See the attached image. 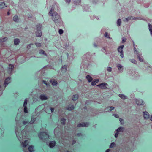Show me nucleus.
<instances>
[{"instance_id":"1","label":"nucleus","mask_w":152,"mask_h":152,"mask_svg":"<svg viewBox=\"0 0 152 152\" xmlns=\"http://www.w3.org/2000/svg\"><path fill=\"white\" fill-rule=\"evenodd\" d=\"M54 7H52L50 11L49 12V14L50 15L52 16V19L53 20L55 23L57 24L58 23H59L60 21L59 19L60 18V16L56 12H53Z\"/></svg>"},{"instance_id":"2","label":"nucleus","mask_w":152,"mask_h":152,"mask_svg":"<svg viewBox=\"0 0 152 152\" xmlns=\"http://www.w3.org/2000/svg\"><path fill=\"white\" fill-rule=\"evenodd\" d=\"M38 136L39 138L45 140H47L49 137L48 133L45 132H40Z\"/></svg>"},{"instance_id":"3","label":"nucleus","mask_w":152,"mask_h":152,"mask_svg":"<svg viewBox=\"0 0 152 152\" xmlns=\"http://www.w3.org/2000/svg\"><path fill=\"white\" fill-rule=\"evenodd\" d=\"M42 28V26L40 24H38L37 25V31L36 32V36L41 37L42 35L41 30Z\"/></svg>"},{"instance_id":"4","label":"nucleus","mask_w":152,"mask_h":152,"mask_svg":"<svg viewBox=\"0 0 152 152\" xmlns=\"http://www.w3.org/2000/svg\"><path fill=\"white\" fill-rule=\"evenodd\" d=\"M11 79V77H8L5 79L4 84V86L5 88L10 83Z\"/></svg>"},{"instance_id":"5","label":"nucleus","mask_w":152,"mask_h":152,"mask_svg":"<svg viewBox=\"0 0 152 152\" xmlns=\"http://www.w3.org/2000/svg\"><path fill=\"white\" fill-rule=\"evenodd\" d=\"M89 125V123L88 122L81 123L78 124L77 126L79 127H88Z\"/></svg>"},{"instance_id":"6","label":"nucleus","mask_w":152,"mask_h":152,"mask_svg":"<svg viewBox=\"0 0 152 152\" xmlns=\"http://www.w3.org/2000/svg\"><path fill=\"white\" fill-rule=\"evenodd\" d=\"M14 68V66L11 64L9 65V67L7 69V71L8 73L11 74Z\"/></svg>"},{"instance_id":"7","label":"nucleus","mask_w":152,"mask_h":152,"mask_svg":"<svg viewBox=\"0 0 152 152\" xmlns=\"http://www.w3.org/2000/svg\"><path fill=\"white\" fill-rule=\"evenodd\" d=\"M107 85V84L106 83H102L97 85V86L99 87L102 89H106L107 88L106 86Z\"/></svg>"},{"instance_id":"8","label":"nucleus","mask_w":152,"mask_h":152,"mask_svg":"<svg viewBox=\"0 0 152 152\" xmlns=\"http://www.w3.org/2000/svg\"><path fill=\"white\" fill-rule=\"evenodd\" d=\"M136 19H138L137 17H134L132 16L128 17L127 18H125L123 20L124 21H128L129 20L132 19L133 20H136Z\"/></svg>"},{"instance_id":"9","label":"nucleus","mask_w":152,"mask_h":152,"mask_svg":"<svg viewBox=\"0 0 152 152\" xmlns=\"http://www.w3.org/2000/svg\"><path fill=\"white\" fill-rule=\"evenodd\" d=\"M134 52L135 54L137 55V58L139 59L140 61L142 62L143 61V59L141 58L140 57V55L139 54L138 52L136 50V49L134 47Z\"/></svg>"},{"instance_id":"10","label":"nucleus","mask_w":152,"mask_h":152,"mask_svg":"<svg viewBox=\"0 0 152 152\" xmlns=\"http://www.w3.org/2000/svg\"><path fill=\"white\" fill-rule=\"evenodd\" d=\"M136 103L138 105L143 104L144 103V102L142 101V100L140 99H136Z\"/></svg>"},{"instance_id":"11","label":"nucleus","mask_w":152,"mask_h":152,"mask_svg":"<svg viewBox=\"0 0 152 152\" xmlns=\"http://www.w3.org/2000/svg\"><path fill=\"white\" fill-rule=\"evenodd\" d=\"M143 116L145 118L148 119L149 118V114L146 111L143 112Z\"/></svg>"},{"instance_id":"12","label":"nucleus","mask_w":152,"mask_h":152,"mask_svg":"<svg viewBox=\"0 0 152 152\" xmlns=\"http://www.w3.org/2000/svg\"><path fill=\"white\" fill-rule=\"evenodd\" d=\"M74 109V105L71 104H69V105L67 107L66 110H72Z\"/></svg>"},{"instance_id":"13","label":"nucleus","mask_w":152,"mask_h":152,"mask_svg":"<svg viewBox=\"0 0 152 152\" xmlns=\"http://www.w3.org/2000/svg\"><path fill=\"white\" fill-rule=\"evenodd\" d=\"M56 145V142L55 141H50L49 143V146L50 148H53Z\"/></svg>"},{"instance_id":"14","label":"nucleus","mask_w":152,"mask_h":152,"mask_svg":"<svg viewBox=\"0 0 152 152\" xmlns=\"http://www.w3.org/2000/svg\"><path fill=\"white\" fill-rule=\"evenodd\" d=\"M40 98L42 100H46L48 98L45 95L42 94L40 96Z\"/></svg>"},{"instance_id":"15","label":"nucleus","mask_w":152,"mask_h":152,"mask_svg":"<svg viewBox=\"0 0 152 152\" xmlns=\"http://www.w3.org/2000/svg\"><path fill=\"white\" fill-rule=\"evenodd\" d=\"M22 143L23 147H26L28 144V141L26 140L24 142H22Z\"/></svg>"},{"instance_id":"16","label":"nucleus","mask_w":152,"mask_h":152,"mask_svg":"<svg viewBox=\"0 0 152 152\" xmlns=\"http://www.w3.org/2000/svg\"><path fill=\"white\" fill-rule=\"evenodd\" d=\"M28 150L30 152H34V147L33 145H31L28 148Z\"/></svg>"},{"instance_id":"17","label":"nucleus","mask_w":152,"mask_h":152,"mask_svg":"<svg viewBox=\"0 0 152 152\" xmlns=\"http://www.w3.org/2000/svg\"><path fill=\"white\" fill-rule=\"evenodd\" d=\"M99 79H96L94 80L91 83V85L92 86H94L96 85V83L99 82Z\"/></svg>"},{"instance_id":"18","label":"nucleus","mask_w":152,"mask_h":152,"mask_svg":"<svg viewBox=\"0 0 152 152\" xmlns=\"http://www.w3.org/2000/svg\"><path fill=\"white\" fill-rule=\"evenodd\" d=\"M124 47V45H121L120 46H119L118 48V52L120 53V52H123V50L122 49Z\"/></svg>"},{"instance_id":"19","label":"nucleus","mask_w":152,"mask_h":152,"mask_svg":"<svg viewBox=\"0 0 152 152\" xmlns=\"http://www.w3.org/2000/svg\"><path fill=\"white\" fill-rule=\"evenodd\" d=\"M78 98V94H75L73 95L72 97V100L74 101H76Z\"/></svg>"},{"instance_id":"20","label":"nucleus","mask_w":152,"mask_h":152,"mask_svg":"<svg viewBox=\"0 0 152 152\" xmlns=\"http://www.w3.org/2000/svg\"><path fill=\"white\" fill-rule=\"evenodd\" d=\"M20 40L18 39H15L14 40V44L15 45H18L20 42Z\"/></svg>"},{"instance_id":"21","label":"nucleus","mask_w":152,"mask_h":152,"mask_svg":"<svg viewBox=\"0 0 152 152\" xmlns=\"http://www.w3.org/2000/svg\"><path fill=\"white\" fill-rule=\"evenodd\" d=\"M86 77L89 82H91L92 80V77L89 75H87Z\"/></svg>"},{"instance_id":"22","label":"nucleus","mask_w":152,"mask_h":152,"mask_svg":"<svg viewBox=\"0 0 152 152\" xmlns=\"http://www.w3.org/2000/svg\"><path fill=\"white\" fill-rule=\"evenodd\" d=\"M67 69V66L66 65L63 66L61 68V70L63 72H65Z\"/></svg>"},{"instance_id":"23","label":"nucleus","mask_w":152,"mask_h":152,"mask_svg":"<svg viewBox=\"0 0 152 152\" xmlns=\"http://www.w3.org/2000/svg\"><path fill=\"white\" fill-rule=\"evenodd\" d=\"M36 120V118L34 117L33 116H32L31 118V120L30 121L29 123L30 124L33 123Z\"/></svg>"},{"instance_id":"24","label":"nucleus","mask_w":152,"mask_h":152,"mask_svg":"<svg viewBox=\"0 0 152 152\" xmlns=\"http://www.w3.org/2000/svg\"><path fill=\"white\" fill-rule=\"evenodd\" d=\"M5 6V4L4 2H2L0 4V9H2L4 8Z\"/></svg>"},{"instance_id":"25","label":"nucleus","mask_w":152,"mask_h":152,"mask_svg":"<svg viewBox=\"0 0 152 152\" xmlns=\"http://www.w3.org/2000/svg\"><path fill=\"white\" fill-rule=\"evenodd\" d=\"M66 121V119L63 118H62L60 120V121H61V123L63 125H65L66 124V123H65Z\"/></svg>"},{"instance_id":"26","label":"nucleus","mask_w":152,"mask_h":152,"mask_svg":"<svg viewBox=\"0 0 152 152\" xmlns=\"http://www.w3.org/2000/svg\"><path fill=\"white\" fill-rule=\"evenodd\" d=\"M149 29L150 31L151 34L152 36V26L150 24H148Z\"/></svg>"},{"instance_id":"27","label":"nucleus","mask_w":152,"mask_h":152,"mask_svg":"<svg viewBox=\"0 0 152 152\" xmlns=\"http://www.w3.org/2000/svg\"><path fill=\"white\" fill-rule=\"evenodd\" d=\"M13 20L15 21H17L18 20V16L17 15H15L14 16L13 18Z\"/></svg>"},{"instance_id":"28","label":"nucleus","mask_w":152,"mask_h":152,"mask_svg":"<svg viewBox=\"0 0 152 152\" xmlns=\"http://www.w3.org/2000/svg\"><path fill=\"white\" fill-rule=\"evenodd\" d=\"M119 96L121 97V99H125L126 98V96L123 95V94H119Z\"/></svg>"},{"instance_id":"29","label":"nucleus","mask_w":152,"mask_h":152,"mask_svg":"<svg viewBox=\"0 0 152 152\" xmlns=\"http://www.w3.org/2000/svg\"><path fill=\"white\" fill-rule=\"evenodd\" d=\"M50 82L52 83V84L53 86H56L57 84V81L56 80H53V81L52 80H51L50 81Z\"/></svg>"},{"instance_id":"30","label":"nucleus","mask_w":152,"mask_h":152,"mask_svg":"<svg viewBox=\"0 0 152 152\" xmlns=\"http://www.w3.org/2000/svg\"><path fill=\"white\" fill-rule=\"evenodd\" d=\"M27 99H25L24 100L23 106L24 107H26V105L27 103Z\"/></svg>"},{"instance_id":"31","label":"nucleus","mask_w":152,"mask_h":152,"mask_svg":"<svg viewBox=\"0 0 152 152\" xmlns=\"http://www.w3.org/2000/svg\"><path fill=\"white\" fill-rule=\"evenodd\" d=\"M23 124L24 125H26L27 124H28L30 123L28 120H27V121H23Z\"/></svg>"},{"instance_id":"32","label":"nucleus","mask_w":152,"mask_h":152,"mask_svg":"<svg viewBox=\"0 0 152 152\" xmlns=\"http://www.w3.org/2000/svg\"><path fill=\"white\" fill-rule=\"evenodd\" d=\"M123 129H124V128L123 127H119V128H118L117 129L116 131H117V132H121L122 131Z\"/></svg>"},{"instance_id":"33","label":"nucleus","mask_w":152,"mask_h":152,"mask_svg":"<svg viewBox=\"0 0 152 152\" xmlns=\"http://www.w3.org/2000/svg\"><path fill=\"white\" fill-rule=\"evenodd\" d=\"M121 19H118L117 21V25L118 26H119L121 25Z\"/></svg>"},{"instance_id":"34","label":"nucleus","mask_w":152,"mask_h":152,"mask_svg":"<svg viewBox=\"0 0 152 152\" xmlns=\"http://www.w3.org/2000/svg\"><path fill=\"white\" fill-rule=\"evenodd\" d=\"M39 53H40L46 55L45 52L42 50H39Z\"/></svg>"},{"instance_id":"35","label":"nucleus","mask_w":152,"mask_h":152,"mask_svg":"<svg viewBox=\"0 0 152 152\" xmlns=\"http://www.w3.org/2000/svg\"><path fill=\"white\" fill-rule=\"evenodd\" d=\"M81 2V0H75V4L77 5V4H79Z\"/></svg>"},{"instance_id":"36","label":"nucleus","mask_w":152,"mask_h":152,"mask_svg":"<svg viewBox=\"0 0 152 152\" xmlns=\"http://www.w3.org/2000/svg\"><path fill=\"white\" fill-rule=\"evenodd\" d=\"M115 145V143L114 142H113L111 143L110 145V148H113Z\"/></svg>"},{"instance_id":"37","label":"nucleus","mask_w":152,"mask_h":152,"mask_svg":"<svg viewBox=\"0 0 152 152\" xmlns=\"http://www.w3.org/2000/svg\"><path fill=\"white\" fill-rule=\"evenodd\" d=\"M35 45L37 47H39L41 46V44L39 43H35Z\"/></svg>"},{"instance_id":"38","label":"nucleus","mask_w":152,"mask_h":152,"mask_svg":"<svg viewBox=\"0 0 152 152\" xmlns=\"http://www.w3.org/2000/svg\"><path fill=\"white\" fill-rule=\"evenodd\" d=\"M24 112L26 113H27L28 112L27 108L26 107H24Z\"/></svg>"},{"instance_id":"39","label":"nucleus","mask_w":152,"mask_h":152,"mask_svg":"<svg viewBox=\"0 0 152 152\" xmlns=\"http://www.w3.org/2000/svg\"><path fill=\"white\" fill-rule=\"evenodd\" d=\"M104 36H105V37H106L107 38H110L109 35L108 34V33L106 32L105 33Z\"/></svg>"},{"instance_id":"40","label":"nucleus","mask_w":152,"mask_h":152,"mask_svg":"<svg viewBox=\"0 0 152 152\" xmlns=\"http://www.w3.org/2000/svg\"><path fill=\"white\" fill-rule=\"evenodd\" d=\"M63 31L62 29H60L59 30V33L60 34H63Z\"/></svg>"},{"instance_id":"41","label":"nucleus","mask_w":152,"mask_h":152,"mask_svg":"<svg viewBox=\"0 0 152 152\" xmlns=\"http://www.w3.org/2000/svg\"><path fill=\"white\" fill-rule=\"evenodd\" d=\"M130 61L132 62L133 63H134V64H136L137 63L136 61L134 59H131V60Z\"/></svg>"},{"instance_id":"42","label":"nucleus","mask_w":152,"mask_h":152,"mask_svg":"<svg viewBox=\"0 0 152 152\" xmlns=\"http://www.w3.org/2000/svg\"><path fill=\"white\" fill-rule=\"evenodd\" d=\"M117 67L119 70L120 69L122 68V66L120 64L118 65Z\"/></svg>"},{"instance_id":"43","label":"nucleus","mask_w":152,"mask_h":152,"mask_svg":"<svg viewBox=\"0 0 152 152\" xmlns=\"http://www.w3.org/2000/svg\"><path fill=\"white\" fill-rule=\"evenodd\" d=\"M126 40V39L125 38H124L122 39V43H123L125 42Z\"/></svg>"},{"instance_id":"44","label":"nucleus","mask_w":152,"mask_h":152,"mask_svg":"<svg viewBox=\"0 0 152 152\" xmlns=\"http://www.w3.org/2000/svg\"><path fill=\"white\" fill-rule=\"evenodd\" d=\"M111 69H112L110 67H109L107 68V70L109 72L111 71Z\"/></svg>"},{"instance_id":"45","label":"nucleus","mask_w":152,"mask_h":152,"mask_svg":"<svg viewBox=\"0 0 152 152\" xmlns=\"http://www.w3.org/2000/svg\"><path fill=\"white\" fill-rule=\"evenodd\" d=\"M113 115L116 118H119V115H118L116 114H113Z\"/></svg>"},{"instance_id":"46","label":"nucleus","mask_w":152,"mask_h":152,"mask_svg":"<svg viewBox=\"0 0 152 152\" xmlns=\"http://www.w3.org/2000/svg\"><path fill=\"white\" fill-rule=\"evenodd\" d=\"M31 45H33V44H30L29 45H28V46L27 47V48L28 49H29L30 48Z\"/></svg>"},{"instance_id":"47","label":"nucleus","mask_w":152,"mask_h":152,"mask_svg":"<svg viewBox=\"0 0 152 152\" xmlns=\"http://www.w3.org/2000/svg\"><path fill=\"white\" fill-rule=\"evenodd\" d=\"M118 132H116L115 134V137L116 138L118 136Z\"/></svg>"},{"instance_id":"48","label":"nucleus","mask_w":152,"mask_h":152,"mask_svg":"<svg viewBox=\"0 0 152 152\" xmlns=\"http://www.w3.org/2000/svg\"><path fill=\"white\" fill-rule=\"evenodd\" d=\"M120 56L121 57L123 58L124 57V54L123 53V52H120Z\"/></svg>"},{"instance_id":"49","label":"nucleus","mask_w":152,"mask_h":152,"mask_svg":"<svg viewBox=\"0 0 152 152\" xmlns=\"http://www.w3.org/2000/svg\"><path fill=\"white\" fill-rule=\"evenodd\" d=\"M114 108V107L113 106H111L110 107V111H112V110H113Z\"/></svg>"},{"instance_id":"50","label":"nucleus","mask_w":152,"mask_h":152,"mask_svg":"<svg viewBox=\"0 0 152 152\" xmlns=\"http://www.w3.org/2000/svg\"><path fill=\"white\" fill-rule=\"evenodd\" d=\"M43 83L45 84L47 86L48 85V84L47 83V82L43 80Z\"/></svg>"},{"instance_id":"51","label":"nucleus","mask_w":152,"mask_h":152,"mask_svg":"<svg viewBox=\"0 0 152 152\" xmlns=\"http://www.w3.org/2000/svg\"><path fill=\"white\" fill-rule=\"evenodd\" d=\"M50 109V110H51V112L52 113V112H53L54 110V108H51Z\"/></svg>"},{"instance_id":"52","label":"nucleus","mask_w":152,"mask_h":152,"mask_svg":"<svg viewBox=\"0 0 152 152\" xmlns=\"http://www.w3.org/2000/svg\"><path fill=\"white\" fill-rule=\"evenodd\" d=\"M81 135V133H78L77 134V137H80Z\"/></svg>"},{"instance_id":"53","label":"nucleus","mask_w":152,"mask_h":152,"mask_svg":"<svg viewBox=\"0 0 152 152\" xmlns=\"http://www.w3.org/2000/svg\"><path fill=\"white\" fill-rule=\"evenodd\" d=\"M65 0L66 2H67L68 3H69L70 2V1H71V0Z\"/></svg>"},{"instance_id":"54","label":"nucleus","mask_w":152,"mask_h":152,"mask_svg":"<svg viewBox=\"0 0 152 152\" xmlns=\"http://www.w3.org/2000/svg\"><path fill=\"white\" fill-rule=\"evenodd\" d=\"M119 121H120V122H121L122 121H123V119L121 118H120L119 119Z\"/></svg>"},{"instance_id":"55","label":"nucleus","mask_w":152,"mask_h":152,"mask_svg":"<svg viewBox=\"0 0 152 152\" xmlns=\"http://www.w3.org/2000/svg\"><path fill=\"white\" fill-rule=\"evenodd\" d=\"M110 151V149H108L106 150V151H105V152H109Z\"/></svg>"},{"instance_id":"56","label":"nucleus","mask_w":152,"mask_h":152,"mask_svg":"<svg viewBox=\"0 0 152 152\" xmlns=\"http://www.w3.org/2000/svg\"><path fill=\"white\" fill-rule=\"evenodd\" d=\"M28 17L29 18H31V17H32V15H28Z\"/></svg>"},{"instance_id":"57","label":"nucleus","mask_w":152,"mask_h":152,"mask_svg":"<svg viewBox=\"0 0 152 152\" xmlns=\"http://www.w3.org/2000/svg\"><path fill=\"white\" fill-rule=\"evenodd\" d=\"M15 133H16V136L18 137V136H17V131L16 130V129H15Z\"/></svg>"},{"instance_id":"58","label":"nucleus","mask_w":152,"mask_h":152,"mask_svg":"<svg viewBox=\"0 0 152 152\" xmlns=\"http://www.w3.org/2000/svg\"><path fill=\"white\" fill-rule=\"evenodd\" d=\"M10 12H8L7 13V15H10Z\"/></svg>"},{"instance_id":"59","label":"nucleus","mask_w":152,"mask_h":152,"mask_svg":"<svg viewBox=\"0 0 152 152\" xmlns=\"http://www.w3.org/2000/svg\"><path fill=\"white\" fill-rule=\"evenodd\" d=\"M150 120L151 121H152V115H151V117L150 118Z\"/></svg>"},{"instance_id":"60","label":"nucleus","mask_w":152,"mask_h":152,"mask_svg":"<svg viewBox=\"0 0 152 152\" xmlns=\"http://www.w3.org/2000/svg\"><path fill=\"white\" fill-rule=\"evenodd\" d=\"M94 45L95 47H96V45L95 44H94Z\"/></svg>"},{"instance_id":"61","label":"nucleus","mask_w":152,"mask_h":152,"mask_svg":"<svg viewBox=\"0 0 152 152\" xmlns=\"http://www.w3.org/2000/svg\"><path fill=\"white\" fill-rule=\"evenodd\" d=\"M73 144H74V143H75V141H73Z\"/></svg>"},{"instance_id":"62","label":"nucleus","mask_w":152,"mask_h":152,"mask_svg":"<svg viewBox=\"0 0 152 152\" xmlns=\"http://www.w3.org/2000/svg\"><path fill=\"white\" fill-rule=\"evenodd\" d=\"M66 152H70L69 151L67 150L66 151Z\"/></svg>"},{"instance_id":"63","label":"nucleus","mask_w":152,"mask_h":152,"mask_svg":"<svg viewBox=\"0 0 152 152\" xmlns=\"http://www.w3.org/2000/svg\"><path fill=\"white\" fill-rule=\"evenodd\" d=\"M133 45H134H134H135V44H134V42H133Z\"/></svg>"},{"instance_id":"64","label":"nucleus","mask_w":152,"mask_h":152,"mask_svg":"<svg viewBox=\"0 0 152 152\" xmlns=\"http://www.w3.org/2000/svg\"><path fill=\"white\" fill-rule=\"evenodd\" d=\"M20 134L21 133V131H20Z\"/></svg>"}]
</instances>
